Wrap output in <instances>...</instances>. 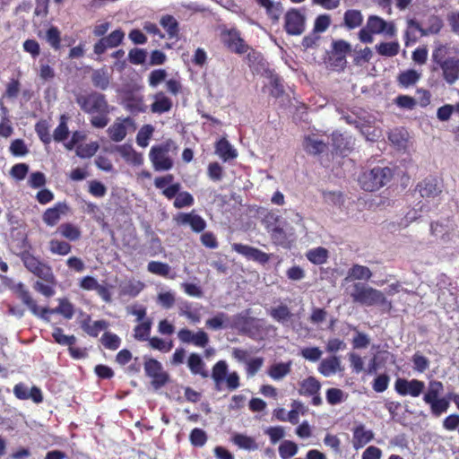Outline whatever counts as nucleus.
<instances>
[{"mask_svg":"<svg viewBox=\"0 0 459 459\" xmlns=\"http://www.w3.org/2000/svg\"><path fill=\"white\" fill-rule=\"evenodd\" d=\"M176 302V294L172 290L160 292L157 296V303L165 309L171 308Z\"/></svg>","mask_w":459,"mask_h":459,"instance_id":"nucleus-62","label":"nucleus"},{"mask_svg":"<svg viewBox=\"0 0 459 459\" xmlns=\"http://www.w3.org/2000/svg\"><path fill=\"white\" fill-rule=\"evenodd\" d=\"M424 403L429 406L430 413L433 417L438 418L446 413L450 407L449 394L445 397H437L425 400Z\"/></svg>","mask_w":459,"mask_h":459,"instance_id":"nucleus-25","label":"nucleus"},{"mask_svg":"<svg viewBox=\"0 0 459 459\" xmlns=\"http://www.w3.org/2000/svg\"><path fill=\"white\" fill-rule=\"evenodd\" d=\"M177 222L181 225H189L191 230L196 233L202 232L206 228V221L195 212L179 213Z\"/></svg>","mask_w":459,"mask_h":459,"instance_id":"nucleus-21","label":"nucleus"},{"mask_svg":"<svg viewBox=\"0 0 459 459\" xmlns=\"http://www.w3.org/2000/svg\"><path fill=\"white\" fill-rule=\"evenodd\" d=\"M231 247L235 252L242 255L247 259L257 262L262 264H266L270 259L268 254L247 245L234 243Z\"/></svg>","mask_w":459,"mask_h":459,"instance_id":"nucleus-15","label":"nucleus"},{"mask_svg":"<svg viewBox=\"0 0 459 459\" xmlns=\"http://www.w3.org/2000/svg\"><path fill=\"white\" fill-rule=\"evenodd\" d=\"M16 290L19 292V298L22 299L23 304H25L30 312L34 316L39 315V307H38L36 301L32 299L30 292L25 289L23 283L20 282L16 286Z\"/></svg>","mask_w":459,"mask_h":459,"instance_id":"nucleus-34","label":"nucleus"},{"mask_svg":"<svg viewBox=\"0 0 459 459\" xmlns=\"http://www.w3.org/2000/svg\"><path fill=\"white\" fill-rule=\"evenodd\" d=\"M187 366L194 375H200L203 377H208V372L204 370V362L197 353H191L187 359Z\"/></svg>","mask_w":459,"mask_h":459,"instance_id":"nucleus-38","label":"nucleus"},{"mask_svg":"<svg viewBox=\"0 0 459 459\" xmlns=\"http://www.w3.org/2000/svg\"><path fill=\"white\" fill-rule=\"evenodd\" d=\"M393 172L388 167L377 166L363 172L359 182L365 191L373 192L385 186L392 178Z\"/></svg>","mask_w":459,"mask_h":459,"instance_id":"nucleus-5","label":"nucleus"},{"mask_svg":"<svg viewBox=\"0 0 459 459\" xmlns=\"http://www.w3.org/2000/svg\"><path fill=\"white\" fill-rule=\"evenodd\" d=\"M388 138L398 149L406 147L407 134L404 131L394 129L390 132Z\"/></svg>","mask_w":459,"mask_h":459,"instance_id":"nucleus-64","label":"nucleus"},{"mask_svg":"<svg viewBox=\"0 0 459 459\" xmlns=\"http://www.w3.org/2000/svg\"><path fill=\"white\" fill-rule=\"evenodd\" d=\"M13 394L20 400L31 399L34 403H39L43 401L41 390L33 386L30 389L23 383H19L13 387Z\"/></svg>","mask_w":459,"mask_h":459,"instance_id":"nucleus-20","label":"nucleus"},{"mask_svg":"<svg viewBox=\"0 0 459 459\" xmlns=\"http://www.w3.org/2000/svg\"><path fill=\"white\" fill-rule=\"evenodd\" d=\"M374 438V432L366 428L363 423H355L352 429V446L358 450L368 444Z\"/></svg>","mask_w":459,"mask_h":459,"instance_id":"nucleus-17","label":"nucleus"},{"mask_svg":"<svg viewBox=\"0 0 459 459\" xmlns=\"http://www.w3.org/2000/svg\"><path fill=\"white\" fill-rule=\"evenodd\" d=\"M430 231L433 236L440 238L441 256L450 258L459 255V233L455 231V224L452 221L446 220L433 222L430 225Z\"/></svg>","mask_w":459,"mask_h":459,"instance_id":"nucleus-2","label":"nucleus"},{"mask_svg":"<svg viewBox=\"0 0 459 459\" xmlns=\"http://www.w3.org/2000/svg\"><path fill=\"white\" fill-rule=\"evenodd\" d=\"M375 48L377 53L382 56L394 57L400 51V44L397 40L380 42L375 46Z\"/></svg>","mask_w":459,"mask_h":459,"instance_id":"nucleus-33","label":"nucleus"},{"mask_svg":"<svg viewBox=\"0 0 459 459\" xmlns=\"http://www.w3.org/2000/svg\"><path fill=\"white\" fill-rule=\"evenodd\" d=\"M177 149L175 143L169 139L164 143L153 145L149 152V159L156 171H168L173 168V159L169 152Z\"/></svg>","mask_w":459,"mask_h":459,"instance_id":"nucleus-4","label":"nucleus"},{"mask_svg":"<svg viewBox=\"0 0 459 459\" xmlns=\"http://www.w3.org/2000/svg\"><path fill=\"white\" fill-rule=\"evenodd\" d=\"M306 17L299 10L291 8L284 16V29L289 35L299 36L305 31Z\"/></svg>","mask_w":459,"mask_h":459,"instance_id":"nucleus-9","label":"nucleus"},{"mask_svg":"<svg viewBox=\"0 0 459 459\" xmlns=\"http://www.w3.org/2000/svg\"><path fill=\"white\" fill-rule=\"evenodd\" d=\"M348 293L354 303H358L365 307L379 306L386 310L392 308V303L389 301L385 294L369 285L363 282H354L351 286L347 288Z\"/></svg>","mask_w":459,"mask_h":459,"instance_id":"nucleus-1","label":"nucleus"},{"mask_svg":"<svg viewBox=\"0 0 459 459\" xmlns=\"http://www.w3.org/2000/svg\"><path fill=\"white\" fill-rule=\"evenodd\" d=\"M177 307L180 316H185L193 324H197L201 321V310L203 308L201 304L181 299H178Z\"/></svg>","mask_w":459,"mask_h":459,"instance_id":"nucleus-13","label":"nucleus"},{"mask_svg":"<svg viewBox=\"0 0 459 459\" xmlns=\"http://www.w3.org/2000/svg\"><path fill=\"white\" fill-rule=\"evenodd\" d=\"M160 25L166 30L169 39H176L178 36V22L172 15L166 14L160 18Z\"/></svg>","mask_w":459,"mask_h":459,"instance_id":"nucleus-40","label":"nucleus"},{"mask_svg":"<svg viewBox=\"0 0 459 459\" xmlns=\"http://www.w3.org/2000/svg\"><path fill=\"white\" fill-rule=\"evenodd\" d=\"M21 259L26 269L34 275L47 282L55 283L52 268L48 264L40 261L28 251L21 253Z\"/></svg>","mask_w":459,"mask_h":459,"instance_id":"nucleus-7","label":"nucleus"},{"mask_svg":"<svg viewBox=\"0 0 459 459\" xmlns=\"http://www.w3.org/2000/svg\"><path fill=\"white\" fill-rule=\"evenodd\" d=\"M69 117L65 114L61 115L59 119V125L56 127L53 133V139L57 143L64 142L69 135V129L67 126V121Z\"/></svg>","mask_w":459,"mask_h":459,"instance_id":"nucleus-43","label":"nucleus"},{"mask_svg":"<svg viewBox=\"0 0 459 459\" xmlns=\"http://www.w3.org/2000/svg\"><path fill=\"white\" fill-rule=\"evenodd\" d=\"M81 328L90 336L97 337L100 333L106 330L109 324L106 320L91 321V316L86 315L80 323Z\"/></svg>","mask_w":459,"mask_h":459,"instance_id":"nucleus-23","label":"nucleus"},{"mask_svg":"<svg viewBox=\"0 0 459 459\" xmlns=\"http://www.w3.org/2000/svg\"><path fill=\"white\" fill-rule=\"evenodd\" d=\"M233 443L239 448L254 451L257 449L255 440L248 436L243 434H235L232 437Z\"/></svg>","mask_w":459,"mask_h":459,"instance_id":"nucleus-49","label":"nucleus"},{"mask_svg":"<svg viewBox=\"0 0 459 459\" xmlns=\"http://www.w3.org/2000/svg\"><path fill=\"white\" fill-rule=\"evenodd\" d=\"M100 341L106 349L111 351L117 350L121 344V339L119 338V336L110 332H106L102 335Z\"/></svg>","mask_w":459,"mask_h":459,"instance_id":"nucleus-58","label":"nucleus"},{"mask_svg":"<svg viewBox=\"0 0 459 459\" xmlns=\"http://www.w3.org/2000/svg\"><path fill=\"white\" fill-rule=\"evenodd\" d=\"M306 256L314 264H323L327 260L328 251L325 247H319L308 250Z\"/></svg>","mask_w":459,"mask_h":459,"instance_id":"nucleus-48","label":"nucleus"},{"mask_svg":"<svg viewBox=\"0 0 459 459\" xmlns=\"http://www.w3.org/2000/svg\"><path fill=\"white\" fill-rule=\"evenodd\" d=\"M303 145L307 152L314 155L323 152L326 147L325 142L316 135L306 136Z\"/></svg>","mask_w":459,"mask_h":459,"instance_id":"nucleus-32","label":"nucleus"},{"mask_svg":"<svg viewBox=\"0 0 459 459\" xmlns=\"http://www.w3.org/2000/svg\"><path fill=\"white\" fill-rule=\"evenodd\" d=\"M153 102L151 105V111L154 114H163L169 112L173 106L171 99L167 97L164 92L159 91L152 96Z\"/></svg>","mask_w":459,"mask_h":459,"instance_id":"nucleus-26","label":"nucleus"},{"mask_svg":"<svg viewBox=\"0 0 459 459\" xmlns=\"http://www.w3.org/2000/svg\"><path fill=\"white\" fill-rule=\"evenodd\" d=\"M57 231L65 238L70 241H76L81 237L80 230L71 223H63L61 224Z\"/></svg>","mask_w":459,"mask_h":459,"instance_id":"nucleus-50","label":"nucleus"},{"mask_svg":"<svg viewBox=\"0 0 459 459\" xmlns=\"http://www.w3.org/2000/svg\"><path fill=\"white\" fill-rule=\"evenodd\" d=\"M270 316L278 323L285 325L291 317V312L286 305H280L270 310Z\"/></svg>","mask_w":459,"mask_h":459,"instance_id":"nucleus-46","label":"nucleus"},{"mask_svg":"<svg viewBox=\"0 0 459 459\" xmlns=\"http://www.w3.org/2000/svg\"><path fill=\"white\" fill-rule=\"evenodd\" d=\"M318 372L324 377H331L342 371L341 360L337 356H332L321 360Z\"/></svg>","mask_w":459,"mask_h":459,"instance_id":"nucleus-27","label":"nucleus"},{"mask_svg":"<svg viewBox=\"0 0 459 459\" xmlns=\"http://www.w3.org/2000/svg\"><path fill=\"white\" fill-rule=\"evenodd\" d=\"M447 47L439 45L432 52V60L438 65L443 73L444 80L454 84L459 79V57H446Z\"/></svg>","mask_w":459,"mask_h":459,"instance_id":"nucleus-3","label":"nucleus"},{"mask_svg":"<svg viewBox=\"0 0 459 459\" xmlns=\"http://www.w3.org/2000/svg\"><path fill=\"white\" fill-rule=\"evenodd\" d=\"M121 157L126 161L134 166H140L143 163V157L140 152H137L131 145H119L117 148Z\"/></svg>","mask_w":459,"mask_h":459,"instance_id":"nucleus-29","label":"nucleus"},{"mask_svg":"<svg viewBox=\"0 0 459 459\" xmlns=\"http://www.w3.org/2000/svg\"><path fill=\"white\" fill-rule=\"evenodd\" d=\"M99 143L97 142H91L87 144H79L76 146V155L82 159L91 158L99 150Z\"/></svg>","mask_w":459,"mask_h":459,"instance_id":"nucleus-55","label":"nucleus"},{"mask_svg":"<svg viewBox=\"0 0 459 459\" xmlns=\"http://www.w3.org/2000/svg\"><path fill=\"white\" fill-rule=\"evenodd\" d=\"M291 361L275 363L268 370V375L273 380H281L290 372Z\"/></svg>","mask_w":459,"mask_h":459,"instance_id":"nucleus-42","label":"nucleus"},{"mask_svg":"<svg viewBox=\"0 0 459 459\" xmlns=\"http://www.w3.org/2000/svg\"><path fill=\"white\" fill-rule=\"evenodd\" d=\"M371 277L372 272L368 267L360 264H354L348 270L347 276L344 281H368Z\"/></svg>","mask_w":459,"mask_h":459,"instance_id":"nucleus-30","label":"nucleus"},{"mask_svg":"<svg viewBox=\"0 0 459 459\" xmlns=\"http://www.w3.org/2000/svg\"><path fill=\"white\" fill-rule=\"evenodd\" d=\"M125 108L132 114L144 113L147 106L141 95H131L125 100Z\"/></svg>","mask_w":459,"mask_h":459,"instance_id":"nucleus-31","label":"nucleus"},{"mask_svg":"<svg viewBox=\"0 0 459 459\" xmlns=\"http://www.w3.org/2000/svg\"><path fill=\"white\" fill-rule=\"evenodd\" d=\"M228 373V365L225 360H219L212 368V378L215 382L216 389L221 390V384L225 380Z\"/></svg>","mask_w":459,"mask_h":459,"instance_id":"nucleus-41","label":"nucleus"},{"mask_svg":"<svg viewBox=\"0 0 459 459\" xmlns=\"http://www.w3.org/2000/svg\"><path fill=\"white\" fill-rule=\"evenodd\" d=\"M298 446L290 440H284L279 446V455L281 459H289L298 453Z\"/></svg>","mask_w":459,"mask_h":459,"instance_id":"nucleus-57","label":"nucleus"},{"mask_svg":"<svg viewBox=\"0 0 459 459\" xmlns=\"http://www.w3.org/2000/svg\"><path fill=\"white\" fill-rule=\"evenodd\" d=\"M147 269L150 273L162 277L169 276L170 272V266L168 264L159 261H151L147 265Z\"/></svg>","mask_w":459,"mask_h":459,"instance_id":"nucleus-59","label":"nucleus"},{"mask_svg":"<svg viewBox=\"0 0 459 459\" xmlns=\"http://www.w3.org/2000/svg\"><path fill=\"white\" fill-rule=\"evenodd\" d=\"M76 103L87 114H108L109 106L105 95L91 91L76 96Z\"/></svg>","mask_w":459,"mask_h":459,"instance_id":"nucleus-6","label":"nucleus"},{"mask_svg":"<svg viewBox=\"0 0 459 459\" xmlns=\"http://www.w3.org/2000/svg\"><path fill=\"white\" fill-rule=\"evenodd\" d=\"M152 325V322L151 319H147L137 325L134 329V339L141 342L148 341L150 339Z\"/></svg>","mask_w":459,"mask_h":459,"instance_id":"nucleus-45","label":"nucleus"},{"mask_svg":"<svg viewBox=\"0 0 459 459\" xmlns=\"http://www.w3.org/2000/svg\"><path fill=\"white\" fill-rule=\"evenodd\" d=\"M417 189L423 198H435L441 194L442 186L437 178L429 177L418 184Z\"/></svg>","mask_w":459,"mask_h":459,"instance_id":"nucleus-19","label":"nucleus"},{"mask_svg":"<svg viewBox=\"0 0 459 459\" xmlns=\"http://www.w3.org/2000/svg\"><path fill=\"white\" fill-rule=\"evenodd\" d=\"M144 371L152 379V386L155 390L163 387L169 381V375L163 369L162 364L155 359H145Z\"/></svg>","mask_w":459,"mask_h":459,"instance_id":"nucleus-8","label":"nucleus"},{"mask_svg":"<svg viewBox=\"0 0 459 459\" xmlns=\"http://www.w3.org/2000/svg\"><path fill=\"white\" fill-rule=\"evenodd\" d=\"M265 74L267 79L269 80V84L272 87L271 95L273 97H279L283 93V87L281 84V81L279 76L274 74L273 71H265Z\"/></svg>","mask_w":459,"mask_h":459,"instance_id":"nucleus-56","label":"nucleus"},{"mask_svg":"<svg viewBox=\"0 0 459 459\" xmlns=\"http://www.w3.org/2000/svg\"><path fill=\"white\" fill-rule=\"evenodd\" d=\"M178 337L183 343H191L201 348H204L209 342V336L204 330L194 333L187 328H183L178 331Z\"/></svg>","mask_w":459,"mask_h":459,"instance_id":"nucleus-14","label":"nucleus"},{"mask_svg":"<svg viewBox=\"0 0 459 459\" xmlns=\"http://www.w3.org/2000/svg\"><path fill=\"white\" fill-rule=\"evenodd\" d=\"M52 336L58 344L65 346H73L76 342L74 335H65L60 327L54 329Z\"/></svg>","mask_w":459,"mask_h":459,"instance_id":"nucleus-61","label":"nucleus"},{"mask_svg":"<svg viewBox=\"0 0 459 459\" xmlns=\"http://www.w3.org/2000/svg\"><path fill=\"white\" fill-rule=\"evenodd\" d=\"M227 47L233 52L244 54L248 50V46L240 37V33L237 30H230L225 37Z\"/></svg>","mask_w":459,"mask_h":459,"instance_id":"nucleus-22","label":"nucleus"},{"mask_svg":"<svg viewBox=\"0 0 459 459\" xmlns=\"http://www.w3.org/2000/svg\"><path fill=\"white\" fill-rule=\"evenodd\" d=\"M68 210V206L65 203H57L54 205V207L48 208L43 213L42 219L43 221L48 226H55L59 220L61 219V215L65 214Z\"/></svg>","mask_w":459,"mask_h":459,"instance_id":"nucleus-24","label":"nucleus"},{"mask_svg":"<svg viewBox=\"0 0 459 459\" xmlns=\"http://www.w3.org/2000/svg\"><path fill=\"white\" fill-rule=\"evenodd\" d=\"M153 132L154 127L152 125L143 126L136 134V143L142 148L147 147Z\"/></svg>","mask_w":459,"mask_h":459,"instance_id":"nucleus-52","label":"nucleus"},{"mask_svg":"<svg viewBox=\"0 0 459 459\" xmlns=\"http://www.w3.org/2000/svg\"><path fill=\"white\" fill-rule=\"evenodd\" d=\"M124 39L125 32L121 29L115 30L99 39L93 47V51L98 56L102 55L106 50L118 47Z\"/></svg>","mask_w":459,"mask_h":459,"instance_id":"nucleus-11","label":"nucleus"},{"mask_svg":"<svg viewBox=\"0 0 459 459\" xmlns=\"http://www.w3.org/2000/svg\"><path fill=\"white\" fill-rule=\"evenodd\" d=\"M347 396L348 395L339 388H329L326 391V401L331 405H336L344 402Z\"/></svg>","mask_w":459,"mask_h":459,"instance_id":"nucleus-60","label":"nucleus"},{"mask_svg":"<svg viewBox=\"0 0 459 459\" xmlns=\"http://www.w3.org/2000/svg\"><path fill=\"white\" fill-rule=\"evenodd\" d=\"M443 27V21L437 15H431L427 20V27L421 30V36L426 37L429 35L437 34Z\"/></svg>","mask_w":459,"mask_h":459,"instance_id":"nucleus-44","label":"nucleus"},{"mask_svg":"<svg viewBox=\"0 0 459 459\" xmlns=\"http://www.w3.org/2000/svg\"><path fill=\"white\" fill-rule=\"evenodd\" d=\"M420 78V74L413 69L406 70L398 76V82L401 86L408 88L414 85Z\"/></svg>","mask_w":459,"mask_h":459,"instance_id":"nucleus-47","label":"nucleus"},{"mask_svg":"<svg viewBox=\"0 0 459 459\" xmlns=\"http://www.w3.org/2000/svg\"><path fill=\"white\" fill-rule=\"evenodd\" d=\"M366 26L374 34H385L389 38L395 37L397 33V29L394 22H386L377 15H370L368 18Z\"/></svg>","mask_w":459,"mask_h":459,"instance_id":"nucleus-12","label":"nucleus"},{"mask_svg":"<svg viewBox=\"0 0 459 459\" xmlns=\"http://www.w3.org/2000/svg\"><path fill=\"white\" fill-rule=\"evenodd\" d=\"M444 389L442 382L432 380L429 383L428 390L423 395V401L440 397V394Z\"/></svg>","mask_w":459,"mask_h":459,"instance_id":"nucleus-63","label":"nucleus"},{"mask_svg":"<svg viewBox=\"0 0 459 459\" xmlns=\"http://www.w3.org/2000/svg\"><path fill=\"white\" fill-rule=\"evenodd\" d=\"M215 153L223 160L228 161L237 158V150L225 139H220L215 145Z\"/></svg>","mask_w":459,"mask_h":459,"instance_id":"nucleus-28","label":"nucleus"},{"mask_svg":"<svg viewBox=\"0 0 459 459\" xmlns=\"http://www.w3.org/2000/svg\"><path fill=\"white\" fill-rule=\"evenodd\" d=\"M58 307L49 309L43 307L39 309V315L38 316L43 320L48 321V314H59L66 319H72L74 315V305L66 299H59Z\"/></svg>","mask_w":459,"mask_h":459,"instance_id":"nucleus-16","label":"nucleus"},{"mask_svg":"<svg viewBox=\"0 0 459 459\" xmlns=\"http://www.w3.org/2000/svg\"><path fill=\"white\" fill-rule=\"evenodd\" d=\"M425 383L419 379L408 380L399 377L394 382V390L402 396L419 397L425 390Z\"/></svg>","mask_w":459,"mask_h":459,"instance_id":"nucleus-10","label":"nucleus"},{"mask_svg":"<svg viewBox=\"0 0 459 459\" xmlns=\"http://www.w3.org/2000/svg\"><path fill=\"white\" fill-rule=\"evenodd\" d=\"M129 126L134 127V121L131 117L117 119L108 128V134L113 142L119 143L126 138Z\"/></svg>","mask_w":459,"mask_h":459,"instance_id":"nucleus-18","label":"nucleus"},{"mask_svg":"<svg viewBox=\"0 0 459 459\" xmlns=\"http://www.w3.org/2000/svg\"><path fill=\"white\" fill-rule=\"evenodd\" d=\"M48 245H49V251L54 255H66L72 250L71 245L66 241H62V240H58V239H51L49 241Z\"/></svg>","mask_w":459,"mask_h":459,"instance_id":"nucleus-53","label":"nucleus"},{"mask_svg":"<svg viewBox=\"0 0 459 459\" xmlns=\"http://www.w3.org/2000/svg\"><path fill=\"white\" fill-rule=\"evenodd\" d=\"M320 382L314 377H308L300 383L299 394L305 396L315 395L319 393Z\"/></svg>","mask_w":459,"mask_h":459,"instance_id":"nucleus-37","label":"nucleus"},{"mask_svg":"<svg viewBox=\"0 0 459 459\" xmlns=\"http://www.w3.org/2000/svg\"><path fill=\"white\" fill-rule=\"evenodd\" d=\"M44 39L53 49L58 50L61 48V33L57 27L51 26L48 28Z\"/></svg>","mask_w":459,"mask_h":459,"instance_id":"nucleus-51","label":"nucleus"},{"mask_svg":"<svg viewBox=\"0 0 459 459\" xmlns=\"http://www.w3.org/2000/svg\"><path fill=\"white\" fill-rule=\"evenodd\" d=\"M144 283L138 280H129L120 285L121 295L134 298L143 290Z\"/></svg>","mask_w":459,"mask_h":459,"instance_id":"nucleus-36","label":"nucleus"},{"mask_svg":"<svg viewBox=\"0 0 459 459\" xmlns=\"http://www.w3.org/2000/svg\"><path fill=\"white\" fill-rule=\"evenodd\" d=\"M363 22V15L359 10H347L343 15L344 26L349 30L359 27Z\"/></svg>","mask_w":459,"mask_h":459,"instance_id":"nucleus-39","label":"nucleus"},{"mask_svg":"<svg viewBox=\"0 0 459 459\" xmlns=\"http://www.w3.org/2000/svg\"><path fill=\"white\" fill-rule=\"evenodd\" d=\"M229 323V316L226 313L220 312L215 316L206 320L205 325L212 330L226 328Z\"/></svg>","mask_w":459,"mask_h":459,"instance_id":"nucleus-54","label":"nucleus"},{"mask_svg":"<svg viewBox=\"0 0 459 459\" xmlns=\"http://www.w3.org/2000/svg\"><path fill=\"white\" fill-rule=\"evenodd\" d=\"M91 82L92 84L102 91H105L108 88L110 83V76L105 68L93 70L91 74Z\"/></svg>","mask_w":459,"mask_h":459,"instance_id":"nucleus-35","label":"nucleus"}]
</instances>
